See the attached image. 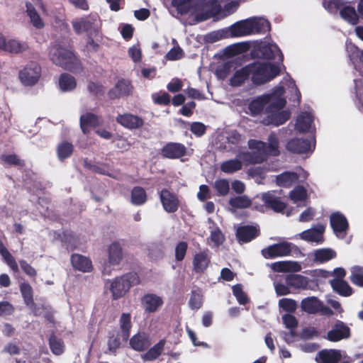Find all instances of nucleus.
<instances>
[{
	"mask_svg": "<svg viewBox=\"0 0 363 363\" xmlns=\"http://www.w3.org/2000/svg\"><path fill=\"white\" fill-rule=\"evenodd\" d=\"M248 147L250 152H242L235 158L223 162L220 170L225 174H233L242 169L243 165L248 164L261 163L267 155H277L279 151V140L274 133L269 135L267 145L261 140H250Z\"/></svg>",
	"mask_w": 363,
	"mask_h": 363,
	"instance_id": "nucleus-1",
	"label": "nucleus"
},
{
	"mask_svg": "<svg viewBox=\"0 0 363 363\" xmlns=\"http://www.w3.org/2000/svg\"><path fill=\"white\" fill-rule=\"evenodd\" d=\"M283 94V86H278L270 94L256 97L248 105L250 113L252 116L258 115L267 106L263 123L275 126L284 123L290 118L291 113L283 109L286 104V100L282 97Z\"/></svg>",
	"mask_w": 363,
	"mask_h": 363,
	"instance_id": "nucleus-2",
	"label": "nucleus"
},
{
	"mask_svg": "<svg viewBox=\"0 0 363 363\" xmlns=\"http://www.w3.org/2000/svg\"><path fill=\"white\" fill-rule=\"evenodd\" d=\"M52 61L57 65L74 72L81 69L79 60L69 50L59 46H53L50 52Z\"/></svg>",
	"mask_w": 363,
	"mask_h": 363,
	"instance_id": "nucleus-3",
	"label": "nucleus"
},
{
	"mask_svg": "<svg viewBox=\"0 0 363 363\" xmlns=\"http://www.w3.org/2000/svg\"><path fill=\"white\" fill-rule=\"evenodd\" d=\"M252 81L255 84H264L279 73V68L270 62H257L250 64Z\"/></svg>",
	"mask_w": 363,
	"mask_h": 363,
	"instance_id": "nucleus-4",
	"label": "nucleus"
},
{
	"mask_svg": "<svg viewBox=\"0 0 363 363\" xmlns=\"http://www.w3.org/2000/svg\"><path fill=\"white\" fill-rule=\"evenodd\" d=\"M138 282V277L135 273H129L122 277L108 281L105 284L106 290L113 295H124L130 289Z\"/></svg>",
	"mask_w": 363,
	"mask_h": 363,
	"instance_id": "nucleus-5",
	"label": "nucleus"
},
{
	"mask_svg": "<svg viewBox=\"0 0 363 363\" xmlns=\"http://www.w3.org/2000/svg\"><path fill=\"white\" fill-rule=\"evenodd\" d=\"M107 260L103 264L102 272L109 275L113 267L118 266L123 259V252L121 244L119 242H113L107 247Z\"/></svg>",
	"mask_w": 363,
	"mask_h": 363,
	"instance_id": "nucleus-6",
	"label": "nucleus"
},
{
	"mask_svg": "<svg viewBox=\"0 0 363 363\" xmlns=\"http://www.w3.org/2000/svg\"><path fill=\"white\" fill-rule=\"evenodd\" d=\"M302 310L308 314H317L326 316L333 315L330 307L325 306L316 296H308L301 301Z\"/></svg>",
	"mask_w": 363,
	"mask_h": 363,
	"instance_id": "nucleus-7",
	"label": "nucleus"
},
{
	"mask_svg": "<svg viewBox=\"0 0 363 363\" xmlns=\"http://www.w3.org/2000/svg\"><path fill=\"white\" fill-rule=\"evenodd\" d=\"M18 75L23 84L33 86L38 82L40 77L41 68L38 63L30 62L20 70Z\"/></svg>",
	"mask_w": 363,
	"mask_h": 363,
	"instance_id": "nucleus-8",
	"label": "nucleus"
},
{
	"mask_svg": "<svg viewBox=\"0 0 363 363\" xmlns=\"http://www.w3.org/2000/svg\"><path fill=\"white\" fill-rule=\"evenodd\" d=\"M332 274L337 277V278L330 281V286L335 292L340 295H351L353 293L350 284L342 279L346 274V272L343 268L338 267L335 269Z\"/></svg>",
	"mask_w": 363,
	"mask_h": 363,
	"instance_id": "nucleus-9",
	"label": "nucleus"
},
{
	"mask_svg": "<svg viewBox=\"0 0 363 363\" xmlns=\"http://www.w3.org/2000/svg\"><path fill=\"white\" fill-rule=\"evenodd\" d=\"M292 244L282 242L268 246L262 250V255L266 259H273L288 256L291 252Z\"/></svg>",
	"mask_w": 363,
	"mask_h": 363,
	"instance_id": "nucleus-10",
	"label": "nucleus"
},
{
	"mask_svg": "<svg viewBox=\"0 0 363 363\" xmlns=\"http://www.w3.org/2000/svg\"><path fill=\"white\" fill-rule=\"evenodd\" d=\"M332 6H335L340 9V13L341 17L351 25H356L359 22V15L357 13L355 8L350 5H344L342 8H340L339 0L330 1L325 8L330 11Z\"/></svg>",
	"mask_w": 363,
	"mask_h": 363,
	"instance_id": "nucleus-11",
	"label": "nucleus"
},
{
	"mask_svg": "<svg viewBox=\"0 0 363 363\" xmlns=\"http://www.w3.org/2000/svg\"><path fill=\"white\" fill-rule=\"evenodd\" d=\"M252 26L250 18L238 21L228 28V30L225 32L224 37H240L252 35Z\"/></svg>",
	"mask_w": 363,
	"mask_h": 363,
	"instance_id": "nucleus-12",
	"label": "nucleus"
},
{
	"mask_svg": "<svg viewBox=\"0 0 363 363\" xmlns=\"http://www.w3.org/2000/svg\"><path fill=\"white\" fill-rule=\"evenodd\" d=\"M72 24L77 33L96 31L99 27L97 18L91 16L75 19Z\"/></svg>",
	"mask_w": 363,
	"mask_h": 363,
	"instance_id": "nucleus-13",
	"label": "nucleus"
},
{
	"mask_svg": "<svg viewBox=\"0 0 363 363\" xmlns=\"http://www.w3.org/2000/svg\"><path fill=\"white\" fill-rule=\"evenodd\" d=\"M308 177V173L302 169H299L298 172H286L276 177L277 185L283 187H289L298 179H305Z\"/></svg>",
	"mask_w": 363,
	"mask_h": 363,
	"instance_id": "nucleus-14",
	"label": "nucleus"
},
{
	"mask_svg": "<svg viewBox=\"0 0 363 363\" xmlns=\"http://www.w3.org/2000/svg\"><path fill=\"white\" fill-rule=\"evenodd\" d=\"M350 336V328L340 320H337L333 328L327 333V339L331 342H338Z\"/></svg>",
	"mask_w": 363,
	"mask_h": 363,
	"instance_id": "nucleus-15",
	"label": "nucleus"
},
{
	"mask_svg": "<svg viewBox=\"0 0 363 363\" xmlns=\"http://www.w3.org/2000/svg\"><path fill=\"white\" fill-rule=\"evenodd\" d=\"M324 231L325 226L322 224H318L313 228L302 232L297 236L307 242L321 243L323 241Z\"/></svg>",
	"mask_w": 363,
	"mask_h": 363,
	"instance_id": "nucleus-16",
	"label": "nucleus"
},
{
	"mask_svg": "<svg viewBox=\"0 0 363 363\" xmlns=\"http://www.w3.org/2000/svg\"><path fill=\"white\" fill-rule=\"evenodd\" d=\"M314 144L308 140L295 138L287 143L286 149L294 153L303 154L313 151Z\"/></svg>",
	"mask_w": 363,
	"mask_h": 363,
	"instance_id": "nucleus-17",
	"label": "nucleus"
},
{
	"mask_svg": "<svg viewBox=\"0 0 363 363\" xmlns=\"http://www.w3.org/2000/svg\"><path fill=\"white\" fill-rule=\"evenodd\" d=\"M250 65L239 69L234 68L233 74L229 79V84L233 87L240 86L245 83L251 75Z\"/></svg>",
	"mask_w": 363,
	"mask_h": 363,
	"instance_id": "nucleus-18",
	"label": "nucleus"
},
{
	"mask_svg": "<svg viewBox=\"0 0 363 363\" xmlns=\"http://www.w3.org/2000/svg\"><path fill=\"white\" fill-rule=\"evenodd\" d=\"M340 351L335 349H323L319 351L315 357L317 363H338L341 359Z\"/></svg>",
	"mask_w": 363,
	"mask_h": 363,
	"instance_id": "nucleus-19",
	"label": "nucleus"
},
{
	"mask_svg": "<svg viewBox=\"0 0 363 363\" xmlns=\"http://www.w3.org/2000/svg\"><path fill=\"white\" fill-rule=\"evenodd\" d=\"M160 196L163 208L167 212L174 213L177 211L179 201L175 194L167 189H163Z\"/></svg>",
	"mask_w": 363,
	"mask_h": 363,
	"instance_id": "nucleus-20",
	"label": "nucleus"
},
{
	"mask_svg": "<svg viewBox=\"0 0 363 363\" xmlns=\"http://www.w3.org/2000/svg\"><path fill=\"white\" fill-rule=\"evenodd\" d=\"M330 225L337 237L344 238L348 228V223L342 214L339 213L332 214L330 216Z\"/></svg>",
	"mask_w": 363,
	"mask_h": 363,
	"instance_id": "nucleus-21",
	"label": "nucleus"
},
{
	"mask_svg": "<svg viewBox=\"0 0 363 363\" xmlns=\"http://www.w3.org/2000/svg\"><path fill=\"white\" fill-rule=\"evenodd\" d=\"M186 148L180 143H170L167 144L162 149L163 157L169 159H177L185 155Z\"/></svg>",
	"mask_w": 363,
	"mask_h": 363,
	"instance_id": "nucleus-22",
	"label": "nucleus"
},
{
	"mask_svg": "<svg viewBox=\"0 0 363 363\" xmlns=\"http://www.w3.org/2000/svg\"><path fill=\"white\" fill-rule=\"evenodd\" d=\"M275 272H297L301 270L300 264L296 261H279L269 264Z\"/></svg>",
	"mask_w": 363,
	"mask_h": 363,
	"instance_id": "nucleus-23",
	"label": "nucleus"
},
{
	"mask_svg": "<svg viewBox=\"0 0 363 363\" xmlns=\"http://www.w3.org/2000/svg\"><path fill=\"white\" fill-rule=\"evenodd\" d=\"M129 343L131 348L137 352L145 351L151 345L149 336L144 333L134 335L130 339Z\"/></svg>",
	"mask_w": 363,
	"mask_h": 363,
	"instance_id": "nucleus-24",
	"label": "nucleus"
},
{
	"mask_svg": "<svg viewBox=\"0 0 363 363\" xmlns=\"http://www.w3.org/2000/svg\"><path fill=\"white\" fill-rule=\"evenodd\" d=\"M211 262L209 251L208 250L199 252L193 258L194 269L196 272H203Z\"/></svg>",
	"mask_w": 363,
	"mask_h": 363,
	"instance_id": "nucleus-25",
	"label": "nucleus"
},
{
	"mask_svg": "<svg viewBox=\"0 0 363 363\" xmlns=\"http://www.w3.org/2000/svg\"><path fill=\"white\" fill-rule=\"evenodd\" d=\"M71 264L74 269L82 272H90L93 269L91 261L88 257L79 254L72 255Z\"/></svg>",
	"mask_w": 363,
	"mask_h": 363,
	"instance_id": "nucleus-26",
	"label": "nucleus"
},
{
	"mask_svg": "<svg viewBox=\"0 0 363 363\" xmlns=\"http://www.w3.org/2000/svg\"><path fill=\"white\" fill-rule=\"evenodd\" d=\"M100 119L94 113L86 112L80 116V126L84 133H87L91 128L100 124Z\"/></svg>",
	"mask_w": 363,
	"mask_h": 363,
	"instance_id": "nucleus-27",
	"label": "nucleus"
},
{
	"mask_svg": "<svg viewBox=\"0 0 363 363\" xmlns=\"http://www.w3.org/2000/svg\"><path fill=\"white\" fill-rule=\"evenodd\" d=\"M116 120L121 125L129 129L139 128L143 124V121L141 118L128 113L119 115Z\"/></svg>",
	"mask_w": 363,
	"mask_h": 363,
	"instance_id": "nucleus-28",
	"label": "nucleus"
},
{
	"mask_svg": "<svg viewBox=\"0 0 363 363\" xmlns=\"http://www.w3.org/2000/svg\"><path fill=\"white\" fill-rule=\"evenodd\" d=\"M119 324L121 328V337L123 342H127L130 337V330L132 328L130 313H122L119 320Z\"/></svg>",
	"mask_w": 363,
	"mask_h": 363,
	"instance_id": "nucleus-29",
	"label": "nucleus"
},
{
	"mask_svg": "<svg viewBox=\"0 0 363 363\" xmlns=\"http://www.w3.org/2000/svg\"><path fill=\"white\" fill-rule=\"evenodd\" d=\"M165 343L166 340L164 339L160 340L145 354H142V359L144 361H153L157 359L164 351Z\"/></svg>",
	"mask_w": 363,
	"mask_h": 363,
	"instance_id": "nucleus-30",
	"label": "nucleus"
},
{
	"mask_svg": "<svg viewBox=\"0 0 363 363\" xmlns=\"http://www.w3.org/2000/svg\"><path fill=\"white\" fill-rule=\"evenodd\" d=\"M313 122V117L308 112L301 113L296 119L295 128L300 133H303L309 130Z\"/></svg>",
	"mask_w": 363,
	"mask_h": 363,
	"instance_id": "nucleus-31",
	"label": "nucleus"
},
{
	"mask_svg": "<svg viewBox=\"0 0 363 363\" xmlns=\"http://www.w3.org/2000/svg\"><path fill=\"white\" fill-rule=\"evenodd\" d=\"M132 91V86L128 81L119 80L115 87L109 91L111 98H116L129 94Z\"/></svg>",
	"mask_w": 363,
	"mask_h": 363,
	"instance_id": "nucleus-32",
	"label": "nucleus"
},
{
	"mask_svg": "<svg viewBox=\"0 0 363 363\" xmlns=\"http://www.w3.org/2000/svg\"><path fill=\"white\" fill-rule=\"evenodd\" d=\"M262 200L267 206L272 208L275 211L281 212L286 208L285 203L276 197L272 192L263 194Z\"/></svg>",
	"mask_w": 363,
	"mask_h": 363,
	"instance_id": "nucleus-33",
	"label": "nucleus"
},
{
	"mask_svg": "<svg viewBox=\"0 0 363 363\" xmlns=\"http://www.w3.org/2000/svg\"><path fill=\"white\" fill-rule=\"evenodd\" d=\"M258 233L255 227L242 226L237 230V237L239 242H247L255 238Z\"/></svg>",
	"mask_w": 363,
	"mask_h": 363,
	"instance_id": "nucleus-34",
	"label": "nucleus"
},
{
	"mask_svg": "<svg viewBox=\"0 0 363 363\" xmlns=\"http://www.w3.org/2000/svg\"><path fill=\"white\" fill-rule=\"evenodd\" d=\"M250 21L252 23L251 26L252 34L255 33H264L270 29L269 22L261 17H253L250 18Z\"/></svg>",
	"mask_w": 363,
	"mask_h": 363,
	"instance_id": "nucleus-35",
	"label": "nucleus"
},
{
	"mask_svg": "<svg viewBox=\"0 0 363 363\" xmlns=\"http://www.w3.org/2000/svg\"><path fill=\"white\" fill-rule=\"evenodd\" d=\"M141 302L145 310L148 313L156 311L163 303L161 296H143Z\"/></svg>",
	"mask_w": 363,
	"mask_h": 363,
	"instance_id": "nucleus-36",
	"label": "nucleus"
},
{
	"mask_svg": "<svg viewBox=\"0 0 363 363\" xmlns=\"http://www.w3.org/2000/svg\"><path fill=\"white\" fill-rule=\"evenodd\" d=\"M286 283L291 289H306L308 286V279L300 274H290L286 278Z\"/></svg>",
	"mask_w": 363,
	"mask_h": 363,
	"instance_id": "nucleus-37",
	"label": "nucleus"
},
{
	"mask_svg": "<svg viewBox=\"0 0 363 363\" xmlns=\"http://www.w3.org/2000/svg\"><path fill=\"white\" fill-rule=\"evenodd\" d=\"M28 46L26 43L19 41L16 39L6 40L4 51L10 53H19L26 50Z\"/></svg>",
	"mask_w": 363,
	"mask_h": 363,
	"instance_id": "nucleus-38",
	"label": "nucleus"
},
{
	"mask_svg": "<svg viewBox=\"0 0 363 363\" xmlns=\"http://www.w3.org/2000/svg\"><path fill=\"white\" fill-rule=\"evenodd\" d=\"M26 6L27 15L32 25L38 29L43 28L44 27V22L34 6L28 2L26 4Z\"/></svg>",
	"mask_w": 363,
	"mask_h": 363,
	"instance_id": "nucleus-39",
	"label": "nucleus"
},
{
	"mask_svg": "<svg viewBox=\"0 0 363 363\" xmlns=\"http://www.w3.org/2000/svg\"><path fill=\"white\" fill-rule=\"evenodd\" d=\"M0 255H1L4 261L12 271L14 272H18L19 271L18 265L16 262L15 258L6 249L1 240H0Z\"/></svg>",
	"mask_w": 363,
	"mask_h": 363,
	"instance_id": "nucleus-40",
	"label": "nucleus"
},
{
	"mask_svg": "<svg viewBox=\"0 0 363 363\" xmlns=\"http://www.w3.org/2000/svg\"><path fill=\"white\" fill-rule=\"evenodd\" d=\"M77 82L74 77L68 74H62L59 79V87L62 91H71L75 89Z\"/></svg>",
	"mask_w": 363,
	"mask_h": 363,
	"instance_id": "nucleus-41",
	"label": "nucleus"
},
{
	"mask_svg": "<svg viewBox=\"0 0 363 363\" xmlns=\"http://www.w3.org/2000/svg\"><path fill=\"white\" fill-rule=\"evenodd\" d=\"M48 343L51 352L55 355H61L65 351V343L62 338L51 334L48 339Z\"/></svg>",
	"mask_w": 363,
	"mask_h": 363,
	"instance_id": "nucleus-42",
	"label": "nucleus"
},
{
	"mask_svg": "<svg viewBox=\"0 0 363 363\" xmlns=\"http://www.w3.org/2000/svg\"><path fill=\"white\" fill-rule=\"evenodd\" d=\"M315 260L320 263L328 262L336 257V252L329 248L318 250L314 253Z\"/></svg>",
	"mask_w": 363,
	"mask_h": 363,
	"instance_id": "nucleus-43",
	"label": "nucleus"
},
{
	"mask_svg": "<svg viewBox=\"0 0 363 363\" xmlns=\"http://www.w3.org/2000/svg\"><path fill=\"white\" fill-rule=\"evenodd\" d=\"M73 150L74 147L72 143L66 141L62 142L57 147V157L61 160H65L72 154Z\"/></svg>",
	"mask_w": 363,
	"mask_h": 363,
	"instance_id": "nucleus-44",
	"label": "nucleus"
},
{
	"mask_svg": "<svg viewBox=\"0 0 363 363\" xmlns=\"http://www.w3.org/2000/svg\"><path fill=\"white\" fill-rule=\"evenodd\" d=\"M234 68L235 65L233 62H228L223 63L217 67L216 74L218 78L225 79L228 77L230 74H233Z\"/></svg>",
	"mask_w": 363,
	"mask_h": 363,
	"instance_id": "nucleus-45",
	"label": "nucleus"
},
{
	"mask_svg": "<svg viewBox=\"0 0 363 363\" xmlns=\"http://www.w3.org/2000/svg\"><path fill=\"white\" fill-rule=\"evenodd\" d=\"M350 281L355 285L363 287V267L354 266L350 269Z\"/></svg>",
	"mask_w": 363,
	"mask_h": 363,
	"instance_id": "nucleus-46",
	"label": "nucleus"
},
{
	"mask_svg": "<svg viewBox=\"0 0 363 363\" xmlns=\"http://www.w3.org/2000/svg\"><path fill=\"white\" fill-rule=\"evenodd\" d=\"M147 199L145 190L139 186L135 187L131 191V202L134 205H142Z\"/></svg>",
	"mask_w": 363,
	"mask_h": 363,
	"instance_id": "nucleus-47",
	"label": "nucleus"
},
{
	"mask_svg": "<svg viewBox=\"0 0 363 363\" xmlns=\"http://www.w3.org/2000/svg\"><path fill=\"white\" fill-rule=\"evenodd\" d=\"M229 204L233 208H245L251 205V201L246 196H236L229 200Z\"/></svg>",
	"mask_w": 363,
	"mask_h": 363,
	"instance_id": "nucleus-48",
	"label": "nucleus"
},
{
	"mask_svg": "<svg viewBox=\"0 0 363 363\" xmlns=\"http://www.w3.org/2000/svg\"><path fill=\"white\" fill-rule=\"evenodd\" d=\"M289 197L295 203L303 201L307 198L306 190L303 187L298 186L290 192Z\"/></svg>",
	"mask_w": 363,
	"mask_h": 363,
	"instance_id": "nucleus-49",
	"label": "nucleus"
},
{
	"mask_svg": "<svg viewBox=\"0 0 363 363\" xmlns=\"http://www.w3.org/2000/svg\"><path fill=\"white\" fill-rule=\"evenodd\" d=\"M279 304L283 311L288 313H294L297 307L296 302L290 298H282L279 301Z\"/></svg>",
	"mask_w": 363,
	"mask_h": 363,
	"instance_id": "nucleus-50",
	"label": "nucleus"
},
{
	"mask_svg": "<svg viewBox=\"0 0 363 363\" xmlns=\"http://www.w3.org/2000/svg\"><path fill=\"white\" fill-rule=\"evenodd\" d=\"M214 188L216 189L218 195L224 196L229 191V183L226 179H218L215 182Z\"/></svg>",
	"mask_w": 363,
	"mask_h": 363,
	"instance_id": "nucleus-51",
	"label": "nucleus"
},
{
	"mask_svg": "<svg viewBox=\"0 0 363 363\" xmlns=\"http://www.w3.org/2000/svg\"><path fill=\"white\" fill-rule=\"evenodd\" d=\"M264 55L267 58H276L278 55L282 60V55L279 48L276 45H269L264 48Z\"/></svg>",
	"mask_w": 363,
	"mask_h": 363,
	"instance_id": "nucleus-52",
	"label": "nucleus"
},
{
	"mask_svg": "<svg viewBox=\"0 0 363 363\" xmlns=\"http://www.w3.org/2000/svg\"><path fill=\"white\" fill-rule=\"evenodd\" d=\"M164 252V247L160 243L152 244L149 249V255L154 259L161 257Z\"/></svg>",
	"mask_w": 363,
	"mask_h": 363,
	"instance_id": "nucleus-53",
	"label": "nucleus"
},
{
	"mask_svg": "<svg viewBox=\"0 0 363 363\" xmlns=\"http://www.w3.org/2000/svg\"><path fill=\"white\" fill-rule=\"evenodd\" d=\"M283 323L288 329H296L298 327V320L296 318L289 313L282 315Z\"/></svg>",
	"mask_w": 363,
	"mask_h": 363,
	"instance_id": "nucleus-54",
	"label": "nucleus"
},
{
	"mask_svg": "<svg viewBox=\"0 0 363 363\" xmlns=\"http://www.w3.org/2000/svg\"><path fill=\"white\" fill-rule=\"evenodd\" d=\"M1 160L7 164L22 166L23 162L16 155H3L1 156Z\"/></svg>",
	"mask_w": 363,
	"mask_h": 363,
	"instance_id": "nucleus-55",
	"label": "nucleus"
},
{
	"mask_svg": "<svg viewBox=\"0 0 363 363\" xmlns=\"http://www.w3.org/2000/svg\"><path fill=\"white\" fill-rule=\"evenodd\" d=\"M120 336L121 333L118 334L116 337L113 335L108 337V349L110 352L116 353L117 350L120 347Z\"/></svg>",
	"mask_w": 363,
	"mask_h": 363,
	"instance_id": "nucleus-56",
	"label": "nucleus"
},
{
	"mask_svg": "<svg viewBox=\"0 0 363 363\" xmlns=\"http://www.w3.org/2000/svg\"><path fill=\"white\" fill-rule=\"evenodd\" d=\"M187 243L185 242H179L175 247V258L177 261H182L184 259L186 250Z\"/></svg>",
	"mask_w": 363,
	"mask_h": 363,
	"instance_id": "nucleus-57",
	"label": "nucleus"
},
{
	"mask_svg": "<svg viewBox=\"0 0 363 363\" xmlns=\"http://www.w3.org/2000/svg\"><path fill=\"white\" fill-rule=\"evenodd\" d=\"M184 52L182 49L176 46L171 49L166 55V58L169 60H177L183 57Z\"/></svg>",
	"mask_w": 363,
	"mask_h": 363,
	"instance_id": "nucleus-58",
	"label": "nucleus"
},
{
	"mask_svg": "<svg viewBox=\"0 0 363 363\" xmlns=\"http://www.w3.org/2000/svg\"><path fill=\"white\" fill-rule=\"evenodd\" d=\"M218 0H206V7L209 9L211 13L213 16L221 15V6L218 4Z\"/></svg>",
	"mask_w": 363,
	"mask_h": 363,
	"instance_id": "nucleus-59",
	"label": "nucleus"
},
{
	"mask_svg": "<svg viewBox=\"0 0 363 363\" xmlns=\"http://www.w3.org/2000/svg\"><path fill=\"white\" fill-rule=\"evenodd\" d=\"M211 240L213 242H214L216 245L218 246L223 242L225 237L221 230L218 228H216L211 231Z\"/></svg>",
	"mask_w": 363,
	"mask_h": 363,
	"instance_id": "nucleus-60",
	"label": "nucleus"
},
{
	"mask_svg": "<svg viewBox=\"0 0 363 363\" xmlns=\"http://www.w3.org/2000/svg\"><path fill=\"white\" fill-rule=\"evenodd\" d=\"M128 55L135 62H138L141 60L142 53L138 45H133L130 47L128 49Z\"/></svg>",
	"mask_w": 363,
	"mask_h": 363,
	"instance_id": "nucleus-61",
	"label": "nucleus"
},
{
	"mask_svg": "<svg viewBox=\"0 0 363 363\" xmlns=\"http://www.w3.org/2000/svg\"><path fill=\"white\" fill-rule=\"evenodd\" d=\"M14 312V307L7 301L0 302V316L10 315Z\"/></svg>",
	"mask_w": 363,
	"mask_h": 363,
	"instance_id": "nucleus-62",
	"label": "nucleus"
},
{
	"mask_svg": "<svg viewBox=\"0 0 363 363\" xmlns=\"http://www.w3.org/2000/svg\"><path fill=\"white\" fill-rule=\"evenodd\" d=\"M191 130L194 135L201 136L206 131V126L202 123L194 122L191 125Z\"/></svg>",
	"mask_w": 363,
	"mask_h": 363,
	"instance_id": "nucleus-63",
	"label": "nucleus"
},
{
	"mask_svg": "<svg viewBox=\"0 0 363 363\" xmlns=\"http://www.w3.org/2000/svg\"><path fill=\"white\" fill-rule=\"evenodd\" d=\"M228 141L233 145H237L244 140L243 137L235 130L230 131L227 136Z\"/></svg>",
	"mask_w": 363,
	"mask_h": 363,
	"instance_id": "nucleus-64",
	"label": "nucleus"
}]
</instances>
